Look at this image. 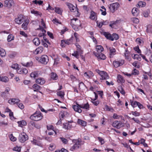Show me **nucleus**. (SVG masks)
<instances>
[{"label":"nucleus","instance_id":"15","mask_svg":"<svg viewBox=\"0 0 152 152\" xmlns=\"http://www.w3.org/2000/svg\"><path fill=\"white\" fill-rule=\"evenodd\" d=\"M109 48V55L110 57H112L115 54L116 50L115 48Z\"/></svg>","mask_w":152,"mask_h":152},{"label":"nucleus","instance_id":"33","mask_svg":"<svg viewBox=\"0 0 152 152\" xmlns=\"http://www.w3.org/2000/svg\"><path fill=\"white\" fill-rule=\"evenodd\" d=\"M146 3L145 2L140 1H139L137 5L139 7H143L145 5Z\"/></svg>","mask_w":152,"mask_h":152},{"label":"nucleus","instance_id":"19","mask_svg":"<svg viewBox=\"0 0 152 152\" xmlns=\"http://www.w3.org/2000/svg\"><path fill=\"white\" fill-rule=\"evenodd\" d=\"M43 48H36V49L34 52V53L35 54H37L41 53L43 50Z\"/></svg>","mask_w":152,"mask_h":152},{"label":"nucleus","instance_id":"24","mask_svg":"<svg viewBox=\"0 0 152 152\" xmlns=\"http://www.w3.org/2000/svg\"><path fill=\"white\" fill-rule=\"evenodd\" d=\"M51 78L53 80H56L58 78V77L56 73L53 72L51 74Z\"/></svg>","mask_w":152,"mask_h":152},{"label":"nucleus","instance_id":"29","mask_svg":"<svg viewBox=\"0 0 152 152\" xmlns=\"http://www.w3.org/2000/svg\"><path fill=\"white\" fill-rule=\"evenodd\" d=\"M125 51L126 52L124 53V55L126 58L127 59H129L130 52L127 49H126L125 50Z\"/></svg>","mask_w":152,"mask_h":152},{"label":"nucleus","instance_id":"51","mask_svg":"<svg viewBox=\"0 0 152 152\" xmlns=\"http://www.w3.org/2000/svg\"><path fill=\"white\" fill-rule=\"evenodd\" d=\"M97 53H99L104 50V48H96Z\"/></svg>","mask_w":152,"mask_h":152},{"label":"nucleus","instance_id":"35","mask_svg":"<svg viewBox=\"0 0 152 152\" xmlns=\"http://www.w3.org/2000/svg\"><path fill=\"white\" fill-rule=\"evenodd\" d=\"M38 75L37 72H32L30 74V76L31 77H33L34 78H35L36 77H37L38 76Z\"/></svg>","mask_w":152,"mask_h":152},{"label":"nucleus","instance_id":"57","mask_svg":"<svg viewBox=\"0 0 152 152\" xmlns=\"http://www.w3.org/2000/svg\"><path fill=\"white\" fill-rule=\"evenodd\" d=\"M17 105L18 107L21 109H23L24 108V106L22 103H19L17 104Z\"/></svg>","mask_w":152,"mask_h":152},{"label":"nucleus","instance_id":"36","mask_svg":"<svg viewBox=\"0 0 152 152\" xmlns=\"http://www.w3.org/2000/svg\"><path fill=\"white\" fill-rule=\"evenodd\" d=\"M14 37L12 34L9 35L7 38V41L8 42L14 40Z\"/></svg>","mask_w":152,"mask_h":152},{"label":"nucleus","instance_id":"30","mask_svg":"<svg viewBox=\"0 0 152 152\" xmlns=\"http://www.w3.org/2000/svg\"><path fill=\"white\" fill-rule=\"evenodd\" d=\"M6 53L5 50L3 48H0V55L2 56H4Z\"/></svg>","mask_w":152,"mask_h":152},{"label":"nucleus","instance_id":"8","mask_svg":"<svg viewBox=\"0 0 152 152\" xmlns=\"http://www.w3.org/2000/svg\"><path fill=\"white\" fill-rule=\"evenodd\" d=\"M5 7L10 8L14 4V1L13 0H6L5 1Z\"/></svg>","mask_w":152,"mask_h":152},{"label":"nucleus","instance_id":"37","mask_svg":"<svg viewBox=\"0 0 152 152\" xmlns=\"http://www.w3.org/2000/svg\"><path fill=\"white\" fill-rule=\"evenodd\" d=\"M31 13L34 14L36 15H42L41 13H39L38 11H35L34 10H31Z\"/></svg>","mask_w":152,"mask_h":152},{"label":"nucleus","instance_id":"32","mask_svg":"<svg viewBox=\"0 0 152 152\" xmlns=\"http://www.w3.org/2000/svg\"><path fill=\"white\" fill-rule=\"evenodd\" d=\"M18 123L19 125V126L20 127H23V126H25L26 125V122L24 121H21L18 122Z\"/></svg>","mask_w":152,"mask_h":152},{"label":"nucleus","instance_id":"27","mask_svg":"<svg viewBox=\"0 0 152 152\" xmlns=\"http://www.w3.org/2000/svg\"><path fill=\"white\" fill-rule=\"evenodd\" d=\"M118 90L120 91L121 93L123 95L125 94V91L121 86H119L118 87Z\"/></svg>","mask_w":152,"mask_h":152},{"label":"nucleus","instance_id":"2","mask_svg":"<svg viewBox=\"0 0 152 152\" xmlns=\"http://www.w3.org/2000/svg\"><path fill=\"white\" fill-rule=\"evenodd\" d=\"M119 6V4L118 2L113 3L110 5L109 8L112 12H114L118 8Z\"/></svg>","mask_w":152,"mask_h":152},{"label":"nucleus","instance_id":"7","mask_svg":"<svg viewBox=\"0 0 152 152\" xmlns=\"http://www.w3.org/2000/svg\"><path fill=\"white\" fill-rule=\"evenodd\" d=\"M124 60H121L117 61H115L113 62V64L115 67L117 68L119 66H122L124 64Z\"/></svg>","mask_w":152,"mask_h":152},{"label":"nucleus","instance_id":"20","mask_svg":"<svg viewBox=\"0 0 152 152\" xmlns=\"http://www.w3.org/2000/svg\"><path fill=\"white\" fill-rule=\"evenodd\" d=\"M96 13L93 11H91V12L90 18L92 20H94L96 17Z\"/></svg>","mask_w":152,"mask_h":152},{"label":"nucleus","instance_id":"28","mask_svg":"<svg viewBox=\"0 0 152 152\" xmlns=\"http://www.w3.org/2000/svg\"><path fill=\"white\" fill-rule=\"evenodd\" d=\"M73 37H72L69 39H67L65 40V44L66 45H69L71 44L72 42L73 39Z\"/></svg>","mask_w":152,"mask_h":152},{"label":"nucleus","instance_id":"11","mask_svg":"<svg viewBox=\"0 0 152 152\" xmlns=\"http://www.w3.org/2000/svg\"><path fill=\"white\" fill-rule=\"evenodd\" d=\"M76 105H74L72 106V108L75 111L79 113H81L82 112V110L79 107V105H81L79 104L77 102H76Z\"/></svg>","mask_w":152,"mask_h":152},{"label":"nucleus","instance_id":"53","mask_svg":"<svg viewBox=\"0 0 152 152\" xmlns=\"http://www.w3.org/2000/svg\"><path fill=\"white\" fill-rule=\"evenodd\" d=\"M59 59L58 57L54 59V64L57 65L59 63Z\"/></svg>","mask_w":152,"mask_h":152},{"label":"nucleus","instance_id":"31","mask_svg":"<svg viewBox=\"0 0 152 152\" xmlns=\"http://www.w3.org/2000/svg\"><path fill=\"white\" fill-rule=\"evenodd\" d=\"M71 126V125H70L68 123H65L63 124V127L66 129H69Z\"/></svg>","mask_w":152,"mask_h":152},{"label":"nucleus","instance_id":"14","mask_svg":"<svg viewBox=\"0 0 152 152\" xmlns=\"http://www.w3.org/2000/svg\"><path fill=\"white\" fill-rule=\"evenodd\" d=\"M67 115V113L65 111H61L59 114L60 118L63 119H64L65 117H66Z\"/></svg>","mask_w":152,"mask_h":152},{"label":"nucleus","instance_id":"47","mask_svg":"<svg viewBox=\"0 0 152 152\" xmlns=\"http://www.w3.org/2000/svg\"><path fill=\"white\" fill-rule=\"evenodd\" d=\"M16 100V99L13 98L10 99L8 100V103L10 104H11L12 103H13L14 104H15V102Z\"/></svg>","mask_w":152,"mask_h":152},{"label":"nucleus","instance_id":"10","mask_svg":"<svg viewBox=\"0 0 152 152\" xmlns=\"http://www.w3.org/2000/svg\"><path fill=\"white\" fill-rule=\"evenodd\" d=\"M80 22V21L77 18H74L71 20V24L72 25L73 28L75 29L76 26H77V23Z\"/></svg>","mask_w":152,"mask_h":152},{"label":"nucleus","instance_id":"39","mask_svg":"<svg viewBox=\"0 0 152 152\" xmlns=\"http://www.w3.org/2000/svg\"><path fill=\"white\" fill-rule=\"evenodd\" d=\"M76 53H77L78 56L79 55H81V54L83 53V51L81 49V48H78L77 49L76 51H75Z\"/></svg>","mask_w":152,"mask_h":152},{"label":"nucleus","instance_id":"25","mask_svg":"<svg viewBox=\"0 0 152 152\" xmlns=\"http://www.w3.org/2000/svg\"><path fill=\"white\" fill-rule=\"evenodd\" d=\"M79 107L81 108L85 109L87 110L89 108V105L88 103L84 104L83 105H79Z\"/></svg>","mask_w":152,"mask_h":152},{"label":"nucleus","instance_id":"16","mask_svg":"<svg viewBox=\"0 0 152 152\" xmlns=\"http://www.w3.org/2000/svg\"><path fill=\"white\" fill-rule=\"evenodd\" d=\"M36 83L40 85H43L45 82V81L43 78H40L36 80Z\"/></svg>","mask_w":152,"mask_h":152},{"label":"nucleus","instance_id":"12","mask_svg":"<svg viewBox=\"0 0 152 152\" xmlns=\"http://www.w3.org/2000/svg\"><path fill=\"white\" fill-rule=\"evenodd\" d=\"M23 16L22 15H20L19 17L15 19V22L18 24H21L23 22Z\"/></svg>","mask_w":152,"mask_h":152},{"label":"nucleus","instance_id":"52","mask_svg":"<svg viewBox=\"0 0 152 152\" xmlns=\"http://www.w3.org/2000/svg\"><path fill=\"white\" fill-rule=\"evenodd\" d=\"M150 26H148L147 28L146 31L148 33H152V28L150 27Z\"/></svg>","mask_w":152,"mask_h":152},{"label":"nucleus","instance_id":"6","mask_svg":"<svg viewBox=\"0 0 152 152\" xmlns=\"http://www.w3.org/2000/svg\"><path fill=\"white\" fill-rule=\"evenodd\" d=\"M49 61L48 57L46 55H42L40 58L39 61L41 63L46 64Z\"/></svg>","mask_w":152,"mask_h":152},{"label":"nucleus","instance_id":"17","mask_svg":"<svg viewBox=\"0 0 152 152\" xmlns=\"http://www.w3.org/2000/svg\"><path fill=\"white\" fill-rule=\"evenodd\" d=\"M132 12L134 16H137L139 13V10L136 8H134L132 10Z\"/></svg>","mask_w":152,"mask_h":152},{"label":"nucleus","instance_id":"55","mask_svg":"<svg viewBox=\"0 0 152 152\" xmlns=\"http://www.w3.org/2000/svg\"><path fill=\"white\" fill-rule=\"evenodd\" d=\"M55 12L59 14H60L61 13V11L60 9L58 7L55 8Z\"/></svg>","mask_w":152,"mask_h":152},{"label":"nucleus","instance_id":"34","mask_svg":"<svg viewBox=\"0 0 152 152\" xmlns=\"http://www.w3.org/2000/svg\"><path fill=\"white\" fill-rule=\"evenodd\" d=\"M8 78L7 77H0V81L7 82H8Z\"/></svg>","mask_w":152,"mask_h":152},{"label":"nucleus","instance_id":"62","mask_svg":"<svg viewBox=\"0 0 152 152\" xmlns=\"http://www.w3.org/2000/svg\"><path fill=\"white\" fill-rule=\"evenodd\" d=\"M113 37L115 40H117L119 39V36L115 33H114L113 34Z\"/></svg>","mask_w":152,"mask_h":152},{"label":"nucleus","instance_id":"48","mask_svg":"<svg viewBox=\"0 0 152 152\" xmlns=\"http://www.w3.org/2000/svg\"><path fill=\"white\" fill-rule=\"evenodd\" d=\"M32 87L37 90H39V89L40 88V86L37 84H35Z\"/></svg>","mask_w":152,"mask_h":152},{"label":"nucleus","instance_id":"54","mask_svg":"<svg viewBox=\"0 0 152 152\" xmlns=\"http://www.w3.org/2000/svg\"><path fill=\"white\" fill-rule=\"evenodd\" d=\"M61 46L62 47H65L66 46L65 44V40H61Z\"/></svg>","mask_w":152,"mask_h":152},{"label":"nucleus","instance_id":"40","mask_svg":"<svg viewBox=\"0 0 152 152\" xmlns=\"http://www.w3.org/2000/svg\"><path fill=\"white\" fill-rule=\"evenodd\" d=\"M139 74V72L136 69H134L132 71V75H138Z\"/></svg>","mask_w":152,"mask_h":152},{"label":"nucleus","instance_id":"56","mask_svg":"<svg viewBox=\"0 0 152 152\" xmlns=\"http://www.w3.org/2000/svg\"><path fill=\"white\" fill-rule=\"evenodd\" d=\"M22 71V74H26L28 73V71L25 68H21Z\"/></svg>","mask_w":152,"mask_h":152},{"label":"nucleus","instance_id":"43","mask_svg":"<svg viewBox=\"0 0 152 152\" xmlns=\"http://www.w3.org/2000/svg\"><path fill=\"white\" fill-rule=\"evenodd\" d=\"M11 67L14 69L17 70L19 68L18 64H14L11 66Z\"/></svg>","mask_w":152,"mask_h":152},{"label":"nucleus","instance_id":"64","mask_svg":"<svg viewBox=\"0 0 152 152\" xmlns=\"http://www.w3.org/2000/svg\"><path fill=\"white\" fill-rule=\"evenodd\" d=\"M110 34L106 32H104L103 33V35L105 36V37L107 38V39H108V38L109 37V36Z\"/></svg>","mask_w":152,"mask_h":152},{"label":"nucleus","instance_id":"21","mask_svg":"<svg viewBox=\"0 0 152 152\" xmlns=\"http://www.w3.org/2000/svg\"><path fill=\"white\" fill-rule=\"evenodd\" d=\"M67 6L68 7L70 10L72 12H74L75 9V7L72 4L70 3H68Z\"/></svg>","mask_w":152,"mask_h":152},{"label":"nucleus","instance_id":"18","mask_svg":"<svg viewBox=\"0 0 152 152\" xmlns=\"http://www.w3.org/2000/svg\"><path fill=\"white\" fill-rule=\"evenodd\" d=\"M10 91L9 88L7 89L4 91L2 92L1 93V96L2 97H5L9 94V92Z\"/></svg>","mask_w":152,"mask_h":152},{"label":"nucleus","instance_id":"59","mask_svg":"<svg viewBox=\"0 0 152 152\" xmlns=\"http://www.w3.org/2000/svg\"><path fill=\"white\" fill-rule=\"evenodd\" d=\"M97 138L99 141L101 142V144H103L104 143V140L103 138L99 137H98Z\"/></svg>","mask_w":152,"mask_h":152},{"label":"nucleus","instance_id":"44","mask_svg":"<svg viewBox=\"0 0 152 152\" xmlns=\"http://www.w3.org/2000/svg\"><path fill=\"white\" fill-rule=\"evenodd\" d=\"M35 123L33 121H31L28 124V125L29 126L31 127L32 128L34 127Z\"/></svg>","mask_w":152,"mask_h":152},{"label":"nucleus","instance_id":"13","mask_svg":"<svg viewBox=\"0 0 152 152\" xmlns=\"http://www.w3.org/2000/svg\"><path fill=\"white\" fill-rule=\"evenodd\" d=\"M80 146V144L79 142V141L77 142L75 144L70 148V150L72 151H73L75 149L78 148Z\"/></svg>","mask_w":152,"mask_h":152},{"label":"nucleus","instance_id":"45","mask_svg":"<svg viewBox=\"0 0 152 152\" xmlns=\"http://www.w3.org/2000/svg\"><path fill=\"white\" fill-rule=\"evenodd\" d=\"M105 108L106 110L113 112V109L111 107H109L108 105H105Z\"/></svg>","mask_w":152,"mask_h":152},{"label":"nucleus","instance_id":"41","mask_svg":"<svg viewBox=\"0 0 152 152\" xmlns=\"http://www.w3.org/2000/svg\"><path fill=\"white\" fill-rule=\"evenodd\" d=\"M33 2L36 4H38L39 5H41L43 3V1L41 0H39L37 1V0H35L33 1Z\"/></svg>","mask_w":152,"mask_h":152},{"label":"nucleus","instance_id":"4","mask_svg":"<svg viewBox=\"0 0 152 152\" xmlns=\"http://www.w3.org/2000/svg\"><path fill=\"white\" fill-rule=\"evenodd\" d=\"M28 139V136L23 132L19 135V140L21 142H24Z\"/></svg>","mask_w":152,"mask_h":152},{"label":"nucleus","instance_id":"1","mask_svg":"<svg viewBox=\"0 0 152 152\" xmlns=\"http://www.w3.org/2000/svg\"><path fill=\"white\" fill-rule=\"evenodd\" d=\"M42 118L41 113L39 111H37L31 115L30 118L32 120L37 121L42 119Z\"/></svg>","mask_w":152,"mask_h":152},{"label":"nucleus","instance_id":"63","mask_svg":"<svg viewBox=\"0 0 152 152\" xmlns=\"http://www.w3.org/2000/svg\"><path fill=\"white\" fill-rule=\"evenodd\" d=\"M13 150L18 152H20L21 151V148L20 147H15L13 148Z\"/></svg>","mask_w":152,"mask_h":152},{"label":"nucleus","instance_id":"5","mask_svg":"<svg viewBox=\"0 0 152 152\" xmlns=\"http://www.w3.org/2000/svg\"><path fill=\"white\" fill-rule=\"evenodd\" d=\"M98 71L99 72L98 73L101 76L100 78L101 80H105L109 78V77L106 72L103 71Z\"/></svg>","mask_w":152,"mask_h":152},{"label":"nucleus","instance_id":"23","mask_svg":"<svg viewBox=\"0 0 152 152\" xmlns=\"http://www.w3.org/2000/svg\"><path fill=\"white\" fill-rule=\"evenodd\" d=\"M117 81L118 83L120 82L122 83H124L125 81L122 76L120 75H118V76Z\"/></svg>","mask_w":152,"mask_h":152},{"label":"nucleus","instance_id":"61","mask_svg":"<svg viewBox=\"0 0 152 152\" xmlns=\"http://www.w3.org/2000/svg\"><path fill=\"white\" fill-rule=\"evenodd\" d=\"M130 102L131 103V104L132 106L133 107H136V104L137 103L135 102V101L134 102H133V101H132L130 100Z\"/></svg>","mask_w":152,"mask_h":152},{"label":"nucleus","instance_id":"9","mask_svg":"<svg viewBox=\"0 0 152 152\" xmlns=\"http://www.w3.org/2000/svg\"><path fill=\"white\" fill-rule=\"evenodd\" d=\"M94 54L98 59L105 60L106 58V57L105 55L102 53L100 54L94 52Z\"/></svg>","mask_w":152,"mask_h":152},{"label":"nucleus","instance_id":"50","mask_svg":"<svg viewBox=\"0 0 152 152\" xmlns=\"http://www.w3.org/2000/svg\"><path fill=\"white\" fill-rule=\"evenodd\" d=\"M132 20L133 23H138L139 22V20L137 18H133Z\"/></svg>","mask_w":152,"mask_h":152},{"label":"nucleus","instance_id":"26","mask_svg":"<svg viewBox=\"0 0 152 152\" xmlns=\"http://www.w3.org/2000/svg\"><path fill=\"white\" fill-rule=\"evenodd\" d=\"M77 123L83 126H86V121L79 119H78Z\"/></svg>","mask_w":152,"mask_h":152},{"label":"nucleus","instance_id":"58","mask_svg":"<svg viewBox=\"0 0 152 152\" xmlns=\"http://www.w3.org/2000/svg\"><path fill=\"white\" fill-rule=\"evenodd\" d=\"M136 42L138 44L140 45L142 44V41L139 38H137L136 39Z\"/></svg>","mask_w":152,"mask_h":152},{"label":"nucleus","instance_id":"38","mask_svg":"<svg viewBox=\"0 0 152 152\" xmlns=\"http://www.w3.org/2000/svg\"><path fill=\"white\" fill-rule=\"evenodd\" d=\"M150 12V11L149 10H147L143 12V15L145 17H148Z\"/></svg>","mask_w":152,"mask_h":152},{"label":"nucleus","instance_id":"60","mask_svg":"<svg viewBox=\"0 0 152 152\" xmlns=\"http://www.w3.org/2000/svg\"><path fill=\"white\" fill-rule=\"evenodd\" d=\"M28 24L24 23L22 25V28L25 30H26L27 29V26Z\"/></svg>","mask_w":152,"mask_h":152},{"label":"nucleus","instance_id":"22","mask_svg":"<svg viewBox=\"0 0 152 152\" xmlns=\"http://www.w3.org/2000/svg\"><path fill=\"white\" fill-rule=\"evenodd\" d=\"M33 42L36 46H38L40 43L39 39L38 38H35L33 40Z\"/></svg>","mask_w":152,"mask_h":152},{"label":"nucleus","instance_id":"46","mask_svg":"<svg viewBox=\"0 0 152 152\" xmlns=\"http://www.w3.org/2000/svg\"><path fill=\"white\" fill-rule=\"evenodd\" d=\"M60 139L64 143L66 144L67 143L68 140L66 139L63 137H61Z\"/></svg>","mask_w":152,"mask_h":152},{"label":"nucleus","instance_id":"42","mask_svg":"<svg viewBox=\"0 0 152 152\" xmlns=\"http://www.w3.org/2000/svg\"><path fill=\"white\" fill-rule=\"evenodd\" d=\"M131 113L132 114L135 116H138L140 115V113L137 111H132Z\"/></svg>","mask_w":152,"mask_h":152},{"label":"nucleus","instance_id":"3","mask_svg":"<svg viewBox=\"0 0 152 152\" xmlns=\"http://www.w3.org/2000/svg\"><path fill=\"white\" fill-rule=\"evenodd\" d=\"M112 126L117 129H120L124 126L123 123L120 121H116L113 122Z\"/></svg>","mask_w":152,"mask_h":152},{"label":"nucleus","instance_id":"49","mask_svg":"<svg viewBox=\"0 0 152 152\" xmlns=\"http://www.w3.org/2000/svg\"><path fill=\"white\" fill-rule=\"evenodd\" d=\"M9 137L10 139V140L12 141H16V138L14 137L13 136V134H10V135L9 136Z\"/></svg>","mask_w":152,"mask_h":152}]
</instances>
